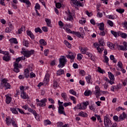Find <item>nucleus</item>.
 Here are the masks:
<instances>
[{"instance_id":"1","label":"nucleus","mask_w":127,"mask_h":127,"mask_svg":"<svg viewBox=\"0 0 127 127\" xmlns=\"http://www.w3.org/2000/svg\"><path fill=\"white\" fill-rule=\"evenodd\" d=\"M22 51L21 52V54L24 55V57H27V58H29V57L34 54V50H32L31 51H25V49H22Z\"/></svg>"},{"instance_id":"2","label":"nucleus","mask_w":127,"mask_h":127,"mask_svg":"<svg viewBox=\"0 0 127 127\" xmlns=\"http://www.w3.org/2000/svg\"><path fill=\"white\" fill-rule=\"evenodd\" d=\"M62 57L63 58L59 59L60 64L58 65L59 68H63V67L65 66V64H67V60H66V58H65V56H63Z\"/></svg>"},{"instance_id":"3","label":"nucleus","mask_w":127,"mask_h":127,"mask_svg":"<svg viewBox=\"0 0 127 127\" xmlns=\"http://www.w3.org/2000/svg\"><path fill=\"white\" fill-rule=\"evenodd\" d=\"M49 82V73H46L45 75V78L44 79L43 83L40 82L38 85V87H41L43 85L46 86Z\"/></svg>"},{"instance_id":"4","label":"nucleus","mask_w":127,"mask_h":127,"mask_svg":"<svg viewBox=\"0 0 127 127\" xmlns=\"http://www.w3.org/2000/svg\"><path fill=\"white\" fill-rule=\"evenodd\" d=\"M104 123L105 127H110L112 125V121L107 116L104 117Z\"/></svg>"},{"instance_id":"5","label":"nucleus","mask_w":127,"mask_h":127,"mask_svg":"<svg viewBox=\"0 0 127 127\" xmlns=\"http://www.w3.org/2000/svg\"><path fill=\"white\" fill-rule=\"evenodd\" d=\"M94 94L95 96H96L97 99H99L100 96L102 95V93H101V90L100 89L99 86H95V91H94Z\"/></svg>"},{"instance_id":"6","label":"nucleus","mask_w":127,"mask_h":127,"mask_svg":"<svg viewBox=\"0 0 127 127\" xmlns=\"http://www.w3.org/2000/svg\"><path fill=\"white\" fill-rule=\"evenodd\" d=\"M47 102V99L44 98L40 100V103H37V106L39 107H45L46 106V103Z\"/></svg>"},{"instance_id":"7","label":"nucleus","mask_w":127,"mask_h":127,"mask_svg":"<svg viewBox=\"0 0 127 127\" xmlns=\"http://www.w3.org/2000/svg\"><path fill=\"white\" fill-rule=\"evenodd\" d=\"M72 1V3L74 4V5H76V6H84V3H81L80 1H78V0H70Z\"/></svg>"},{"instance_id":"8","label":"nucleus","mask_w":127,"mask_h":127,"mask_svg":"<svg viewBox=\"0 0 127 127\" xmlns=\"http://www.w3.org/2000/svg\"><path fill=\"white\" fill-rule=\"evenodd\" d=\"M14 66V69L13 71L14 72H15L16 73H18L20 72L19 70V66H18V63H15L14 64H13Z\"/></svg>"},{"instance_id":"9","label":"nucleus","mask_w":127,"mask_h":127,"mask_svg":"<svg viewBox=\"0 0 127 127\" xmlns=\"http://www.w3.org/2000/svg\"><path fill=\"white\" fill-rule=\"evenodd\" d=\"M58 113L60 115H64V116H66V113H65V111H64V106L59 107Z\"/></svg>"},{"instance_id":"10","label":"nucleus","mask_w":127,"mask_h":127,"mask_svg":"<svg viewBox=\"0 0 127 127\" xmlns=\"http://www.w3.org/2000/svg\"><path fill=\"white\" fill-rule=\"evenodd\" d=\"M3 60H4V61H6V62H8V61L10 60V57L9 56L8 52H7V54H5L3 56Z\"/></svg>"},{"instance_id":"11","label":"nucleus","mask_w":127,"mask_h":127,"mask_svg":"<svg viewBox=\"0 0 127 127\" xmlns=\"http://www.w3.org/2000/svg\"><path fill=\"white\" fill-rule=\"evenodd\" d=\"M126 118H127V114H126V113L123 112V114L119 116L118 122L124 121Z\"/></svg>"},{"instance_id":"12","label":"nucleus","mask_w":127,"mask_h":127,"mask_svg":"<svg viewBox=\"0 0 127 127\" xmlns=\"http://www.w3.org/2000/svg\"><path fill=\"white\" fill-rule=\"evenodd\" d=\"M97 26L99 27V30H101V31H103L105 30V24L103 22L98 23Z\"/></svg>"},{"instance_id":"13","label":"nucleus","mask_w":127,"mask_h":127,"mask_svg":"<svg viewBox=\"0 0 127 127\" xmlns=\"http://www.w3.org/2000/svg\"><path fill=\"white\" fill-rule=\"evenodd\" d=\"M118 36H121L122 38H124L126 39L127 37V33H123V32H118Z\"/></svg>"},{"instance_id":"14","label":"nucleus","mask_w":127,"mask_h":127,"mask_svg":"<svg viewBox=\"0 0 127 127\" xmlns=\"http://www.w3.org/2000/svg\"><path fill=\"white\" fill-rule=\"evenodd\" d=\"M24 75L25 78L28 79L29 78V70L28 68H26L24 71Z\"/></svg>"},{"instance_id":"15","label":"nucleus","mask_w":127,"mask_h":127,"mask_svg":"<svg viewBox=\"0 0 127 127\" xmlns=\"http://www.w3.org/2000/svg\"><path fill=\"white\" fill-rule=\"evenodd\" d=\"M45 21H46L47 23V26L48 27H52V24H51V20L49 18H45Z\"/></svg>"},{"instance_id":"16","label":"nucleus","mask_w":127,"mask_h":127,"mask_svg":"<svg viewBox=\"0 0 127 127\" xmlns=\"http://www.w3.org/2000/svg\"><path fill=\"white\" fill-rule=\"evenodd\" d=\"M116 46L118 49L119 50H122L123 51H127V48H125V47H124V46L123 45H119L118 44L116 45Z\"/></svg>"},{"instance_id":"17","label":"nucleus","mask_w":127,"mask_h":127,"mask_svg":"<svg viewBox=\"0 0 127 127\" xmlns=\"http://www.w3.org/2000/svg\"><path fill=\"white\" fill-rule=\"evenodd\" d=\"M79 49L80 50V52H81L82 54H86V52L88 51V49L83 48L82 47H79Z\"/></svg>"},{"instance_id":"18","label":"nucleus","mask_w":127,"mask_h":127,"mask_svg":"<svg viewBox=\"0 0 127 127\" xmlns=\"http://www.w3.org/2000/svg\"><path fill=\"white\" fill-rule=\"evenodd\" d=\"M6 97V104H10V102H11V97H9V96H8V95H5Z\"/></svg>"},{"instance_id":"19","label":"nucleus","mask_w":127,"mask_h":127,"mask_svg":"<svg viewBox=\"0 0 127 127\" xmlns=\"http://www.w3.org/2000/svg\"><path fill=\"white\" fill-rule=\"evenodd\" d=\"M21 97H22V99H26L28 98V95H26V93L24 91H23L21 93Z\"/></svg>"},{"instance_id":"20","label":"nucleus","mask_w":127,"mask_h":127,"mask_svg":"<svg viewBox=\"0 0 127 127\" xmlns=\"http://www.w3.org/2000/svg\"><path fill=\"white\" fill-rule=\"evenodd\" d=\"M107 46L109 47L110 49H115V45L111 42H107Z\"/></svg>"},{"instance_id":"21","label":"nucleus","mask_w":127,"mask_h":127,"mask_svg":"<svg viewBox=\"0 0 127 127\" xmlns=\"http://www.w3.org/2000/svg\"><path fill=\"white\" fill-rule=\"evenodd\" d=\"M9 41L11 43H14V44H17V43H18V42H17V39L14 38L10 39Z\"/></svg>"},{"instance_id":"22","label":"nucleus","mask_w":127,"mask_h":127,"mask_svg":"<svg viewBox=\"0 0 127 127\" xmlns=\"http://www.w3.org/2000/svg\"><path fill=\"white\" fill-rule=\"evenodd\" d=\"M85 79L88 84H91V80H92V77L91 75H88L87 76H86Z\"/></svg>"},{"instance_id":"23","label":"nucleus","mask_w":127,"mask_h":127,"mask_svg":"<svg viewBox=\"0 0 127 127\" xmlns=\"http://www.w3.org/2000/svg\"><path fill=\"white\" fill-rule=\"evenodd\" d=\"M61 96L64 101H67V99H68V96H67V94L66 93H62Z\"/></svg>"},{"instance_id":"24","label":"nucleus","mask_w":127,"mask_h":127,"mask_svg":"<svg viewBox=\"0 0 127 127\" xmlns=\"http://www.w3.org/2000/svg\"><path fill=\"white\" fill-rule=\"evenodd\" d=\"M78 116L83 117V118H87V117H88V114L86 113H84V112H80L79 113Z\"/></svg>"},{"instance_id":"25","label":"nucleus","mask_w":127,"mask_h":127,"mask_svg":"<svg viewBox=\"0 0 127 127\" xmlns=\"http://www.w3.org/2000/svg\"><path fill=\"white\" fill-rule=\"evenodd\" d=\"M21 2H23L24 3H26L27 5H31V3H30V1H29V0H19Z\"/></svg>"},{"instance_id":"26","label":"nucleus","mask_w":127,"mask_h":127,"mask_svg":"<svg viewBox=\"0 0 127 127\" xmlns=\"http://www.w3.org/2000/svg\"><path fill=\"white\" fill-rule=\"evenodd\" d=\"M63 74H64V70L63 69H59L57 71L58 76H61V75H63Z\"/></svg>"},{"instance_id":"27","label":"nucleus","mask_w":127,"mask_h":127,"mask_svg":"<svg viewBox=\"0 0 127 127\" xmlns=\"http://www.w3.org/2000/svg\"><path fill=\"white\" fill-rule=\"evenodd\" d=\"M10 111H11L12 113L13 114H15V115H17V114H18V112H17V111H18L17 110V108H11L10 109Z\"/></svg>"},{"instance_id":"28","label":"nucleus","mask_w":127,"mask_h":127,"mask_svg":"<svg viewBox=\"0 0 127 127\" xmlns=\"http://www.w3.org/2000/svg\"><path fill=\"white\" fill-rule=\"evenodd\" d=\"M108 76L110 80H115V76L113 73H112V72H108Z\"/></svg>"},{"instance_id":"29","label":"nucleus","mask_w":127,"mask_h":127,"mask_svg":"<svg viewBox=\"0 0 127 127\" xmlns=\"http://www.w3.org/2000/svg\"><path fill=\"white\" fill-rule=\"evenodd\" d=\"M40 44L43 45L44 46H45L47 44V43L44 40V39H41L39 41Z\"/></svg>"},{"instance_id":"30","label":"nucleus","mask_w":127,"mask_h":127,"mask_svg":"<svg viewBox=\"0 0 127 127\" xmlns=\"http://www.w3.org/2000/svg\"><path fill=\"white\" fill-rule=\"evenodd\" d=\"M11 124H12V126H13V127H18L16 123H15V121H14V120H13V118L11 119Z\"/></svg>"},{"instance_id":"31","label":"nucleus","mask_w":127,"mask_h":127,"mask_svg":"<svg viewBox=\"0 0 127 127\" xmlns=\"http://www.w3.org/2000/svg\"><path fill=\"white\" fill-rule=\"evenodd\" d=\"M22 31H25V27L24 26H22L21 28L18 30L19 34H21Z\"/></svg>"},{"instance_id":"32","label":"nucleus","mask_w":127,"mask_h":127,"mask_svg":"<svg viewBox=\"0 0 127 127\" xmlns=\"http://www.w3.org/2000/svg\"><path fill=\"white\" fill-rule=\"evenodd\" d=\"M21 60H25V57H21L17 58L16 59V62H17V63H18L20 61H21Z\"/></svg>"},{"instance_id":"33","label":"nucleus","mask_w":127,"mask_h":127,"mask_svg":"<svg viewBox=\"0 0 127 127\" xmlns=\"http://www.w3.org/2000/svg\"><path fill=\"white\" fill-rule=\"evenodd\" d=\"M90 95H92V91H91L90 90H86L85 91L84 95L88 96H90Z\"/></svg>"},{"instance_id":"34","label":"nucleus","mask_w":127,"mask_h":127,"mask_svg":"<svg viewBox=\"0 0 127 127\" xmlns=\"http://www.w3.org/2000/svg\"><path fill=\"white\" fill-rule=\"evenodd\" d=\"M72 33L73 34H75V35L77 36V37H79V38L81 37V33L79 32H76V31H73Z\"/></svg>"},{"instance_id":"35","label":"nucleus","mask_w":127,"mask_h":127,"mask_svg":"<svg viewBox=\"0 0 127 127\" xmlns=\"http://www.w3.org/2000/svg\"><path fill=\"white\" fill-rule=\"evenodd\" d=\"M10 87H11V86H10V84L7 82V83H5L4 84L5 90H7V89H10Z\"/></svg>"},{"instance_id":"36","label":"nucleus","mask_w":127,"mask_h":127,"mask_svg":"<svg viewBox=\"0 0 127 127\" xmlns=\"http://www.w3.org/2000/svg\"><path fill=\"white\" fill-rule=\"evenodd\" d=\"M99 43L100 46H104V44H105V43L104 42V39H100L99 40Z\"/></svg>"},{"instance_id":"37","label":"nucleus","mask_w":127,"mask_h":127,"mask_svg":"<svg viewBox=\"0 0 127 127\" xmlns=\"http://www.w3.org/2000/svg\"><path fill=\"white\" fill-rule=\"evenodd\" d=\"M35 32L36 33H38V32H39V33H42L43 32L42 30H41V29H40L39 27L36 28L35 29Z\"/></svg>"},{"instance_id":"38","label":"nucleus","mask_w":127,"mask_h":127,"mask_svg":"<svg viewBox=\"0 0 127 127\" xmlns=\"http://www.w3.org/2000/svg\"><path fill=\"white\" fill-rule=\"evenodd\" d=\"M33 115L35 116L36 120H37V121H39V119H40L39 115H38L36 112Z\"/></svg>"},{"instance_id":"39","label":"nucleus","mask_w":127,"mask_h":127,"mask_svg":"<svg viewBox=\"0 0 127 127\" xmlns=\"http://www.w3.org/2000/svg\"><path fill=\"white\" fill-rule=\"evenodd\" d=\"M75 110H82V104H78L77 106L74 107Z\"/></svg>"},{"instance_id":"40","label":"nucleus","mask_w":127,"mask_h":127,"mask_svg":"<svg viewBox=\"0 0 127 127\" xmlns=\"http://www.w3.org/2000/svg\"><path fill=\"white\" fill-rule=\"evenodd\" d=\"M66 57L69 59H70V60H72V59H75V56L72 55H66Z\"/></svg>"},{"instance_id":"41","label":"nucleus","mask_w":127,"mask_h":127,"mask_svg":"<svg viewBox=\"0 0 127 127\" xmlns=\"http://www.w3.org/2000/svg\"><path fill=\"white\" fill-rule=\"evenodd\" d=\"M6 124L7 126H10V124H11V119L9 120L8 118H6Z\"/></svg>"},{"instance_id":"42","label":"nucleus","mask_w":127,"mask_h":127,"mask_svg":"<svg viewBox=\"0 0 127 127\" xmlns=\"http://www.w3.org/2000/svg\"><path fill=\"white\" fill-rule=\"evenodd\" d=\"M64 42V44L66 45V46H67V47H68V48H70L71 47V44H70V43H69L68 41L65 40Z\"/></svg>"},{"instance_id":"43","label":"nucleus","mask_w":127,"mask_h":127,"mask_svg":"<svg viewBox=\"0 0 127 127\" xmlns=\"http://www.w3.org/2000/svg\"><path fill=\"white\" fill-rule=\"evenodd\" d=\"M97 50L98 51L99 53H102L104 51V48H100V47H98L97 48Z\"/></svg>"},{"instance_id":"44","label":"nucleus","mask_w":127,"mask_h":127,"mask_svg":"<svg viewBox=\"0 0 127 127\" xmlns=\"http://www.w3.org/2000/svg\"><path fill=\"white\" fill-rule=\"evenodd\" d=\"M108 24H109V25H110V26H111V27H113V26H114V22H113V21H112L110 20H108V22H107Z\"/></svg>"},{"instance_id":"45","label":"nucleus","mask_w":127,"mask_h":127,"mask_svg":"<svg viewBox=\"0 0 127 127\" xmlns=\"http://www.w3.org/2000/svg\"><path fill=\"white\" fill-rule=\"evenodd\" d=\"M98 71L99 73H101V74H104V73H105V70L102 69L100 66L98 67Z\"/></svg>"},{"instance_id":"46","label":"nucleus","mask_w":127,"mask_h":127,"mask_svg":"<svg viewBox=\"0 0 127 127\" xmlns=\"http://www.w3.org/2000/svg\"><path fill=\"white\" fill-rule=\"evenodd\" d=\"M110 59L113 61L114 63H117V60H115V56L112 55L110 56Z\"/></svg>"},{"instance_id":"47","label":"nucleus","mask_w":127,"mask_h":127,"mask_svg":"<svg viewBox=\"0 0 127 127\" xmlns=\"http://www.w3.org/2000/svg\"><path fill=\"white\" fill-rule=\"evenodd\" d=\"M116 11L119 12V13H124L125 12V10L124 9H117Z\"/></svg>"},{"instance_id":"48","label":"nucleus","mask_w":127,"mask_h":127,"mask_svg":"<svg viewBox=\"0 0 127 127\" xmlns=\"http://www.w3.org/2000/svg\"><path fill=\"white\" fill-rule=\"evenodd\" d=\"M70 94H71L72 95H73V96H76L77 95V93H76V91H74L73 89H71L69 90Z\"/></svg>"},{"instance_id":"49","label":"nucleus","mask_w":127,"mask_h":127,"mask_svg":"<svg viewBox=\"0 0 127 127\" xmlns=\"http://www.w3.org/2000/svg\"><path fill=\"white\" fill-rule=\"evenodd\" d=\"M82 58H83V55H82L81 54H78L77 55V60H82Z\"/></svg>"},{"instance_id":"50","label":"nucleus","mask_w":127,"mask_h":127,"mask_svg":"<svg viewBox=\"0 0 127 127\" xmlns=\"http://www.w3.org/2000/svg\"><path fill=\"white\" fill-rule=\"evenodd\" d=\"M86 55H87L89 57L91 58V60H94V59H93V55H92V54L89 53V52H87L86 53Z\"/></svg>"},{"instance_id":"51","label":"nucleus","mask_w":127,"mask_h":127,"mask_svg":"<svg viewBox=\"0 0 127 127\" xmlns=\"http://www.w3.org/2000/svg\"><path fill=\"white\" fill-rule=\"evenodd\" d=\"M42 29L44 32H47L48 31V28L46 26L42 27Z\"/></svg>"},{"instance_id":"52","label":"nucleus","mask_w":127,"mask_h":127,"mask_svg":"<svg viewBox=\"0 0 127 127\" xmlns=\"http://www.w3.org/2000/svg\"><path fill=\"white\" fill-rule=\"evenodd\" d=\"M112 34H113V35H114V36H115V37H118V33L116 32H115L114 31L112 30L111 31Z\"/></svg>"},{"instance_id":"53","label":"nucleus","mask_w":127,"mask_h":127,"mask_svg":"<svg viewBox=\"0 0 127 127\" xmlns=\"http://www.w3.org/2000/svg\"><path fill=\"white\" fill-rule=\"evenodd\" d=\"M28 111L30 113H31L32 114H33V115L35 114V113L36 112V111H35V110H33L32 109H31V108H28Z\"/></svg>"},{"instance_id":"54","label":"nucleus","mask_w":127,"mask_h":127,"mask_svg":"<svg viewBox=\"0 0 127 127\" xmlns=\"http://www.w3.org/2000/svg\"><path fill=\"white\" fill-rule=\"evenodd\" d=\"M79 74H80V75H81V76H85V75H86V72H85V70H81L79 71Z\"/></svg>"},{"instance_id":"55","label":"nucleus","mask_w":127,"mask_h":127,"mask_svg":"<svg viewBox=\"0 0 127 127\" xmlns=\"http://www.w3.org/2000/svg\"><path fill=\"white\" fill-rule=\"evenodd\" d=\"M56 6L57 8H60V7H61L62 6L61 3H60V2L56 3Z\"/></svg>"},{"instance_id":"56","label":"nucleus","mask_w":127,"mask_h":127,"mask_svg":"<svg viewBox=\"0 0 127 127\" xmlns=\"http://www.w3.org/2000/svg\"><path fill=\"white\" fill-rule=\"evenodd\" d=\"M36 9H40V5L38 3H36V5L35 6Z\"/></svg>"},{"instance_id":"57","label":"nucleus","mask_w":127,"mask_h":127,"mask_svg":"<svg viewBox=\"0 0 127 127\" xmlns=\"http://www.w3.org/2000/svg\"><path fill=\"white\" fill-rule=\"evenodd\" d=\"M118 66L119 68H120V69H122V68H123V63H122L121 62H119Z\"/></svg>"},{"instance_id":"58","label":"nucleus","mask_w":127,"mask_h":127,"mask_svg":"<svg viewBox=\"0 0 127 127\" xmlns=\"http://www.w3.org/2000/svg\"><path fill=\"white\" fill-rule=\"evenodd\" d=\"M17 110L20 113V114H23V115H26V113H24L23 111H22V109H20L19 108H17Z\"/></svg>"},{"instance_id":"59","label":"nucleus","mask_w":127,"mask_h":127,"mask_svg":"<svg viewBox=\"0 0 127 127\" xmlns=\"http://www.w3.org/2000/svg\"><path fill=\"white\" fill-rule=\"evenodd\" d=\"M59 85L58 84V83L56 81H54V87L55 88H57Z\"/></svg>"},{"instance_id":"60","label":"nucleus","mask_w":127,"mask_h":127,"mask_svg":"<svg viewBox=\"0 0 127 127\" xmlns=\"http://www.w3.org/2000/svg\"><path fill=\"white\" fill-rule=\"evenodd\" d=\"M23 44L24 45V46H26V47H27L28 46V42L27 41H24L23 42Z\"/></svg>"},{"instance_id":"61","label":"nucleus","mask_w":127,"mask_h":127,"mask_svg":"<svg viewBox=\"0 0 127 127\" xmlns=\"http://www.w3.org/2000/svg\"><path fill=\"white\" fill-rule=\"evenodd\" d=\"M63 122H58L57 123V127H62L63 126Z\"/></svg>"},{"instance_id":"62","label":"nucleus","mask_w":127,"mask_h":127,"mask_svg":"<svg viewBox=\"0 0 127 127\" xmlns=\"http://www.w3.org/2000/svg\"><path fill=\"white\" fill-rule=\"evenodd\" d=\"M85 12L87 15H88V16H89V17L93 15V13L92 12H89L88 11H86Z\"/></svg>"},{"instance_id":"63","label":"nucleus","mask_w":127,"mask_h":127,"mask_svg":"<svg viewBox=\"0 0 127 127\" xmlns=\"http://www.w3.org/2000/svg\"><path fill=\"white\" fill-rule=\"evenodd\" d=\"M122 24H123L124 26L123 27L126 28L127 29V22L125 21L122 23Z\"/></svg>"},{"instance_id":"64","label":"nucleus","mask_w":127,"mask_h":127,"mask_svg":"<svg viewBox=\"0 0 127 127\" xmlns=\"http://www.w3.org/2000/svg\"><path fill=\"white\" fill-rule=\"evenodd\" d=\"M97 17H100V18H101V17H103V13L98 12L97 13Z\"/></svg>"}]
</instances>
